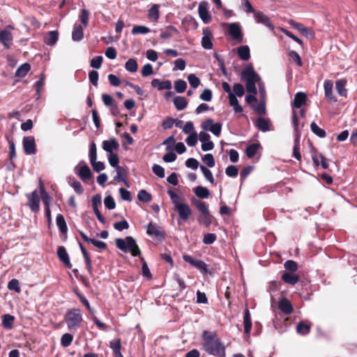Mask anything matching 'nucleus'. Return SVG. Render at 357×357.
Masks as SVG:
<instances>
[{
  "label": "nucleus",
  "mask_w": 357,
  "mask_h": 357,
  "mask_svg": "<svg viewBox=\"0 0 357 357\" xmlns=\"http://www.w3.org/2000/svg\"><path fill=\"white\" fill-rule=\"evenodd\" d=\"M202 349L208 354L217 357L226 356V347L215 331H204L202 334Z\"/></svg>",
  "instance_id": "nucleus-1"
},
{
  "label": "nucleus",
  "mask_w": 357,
  "mask_h": 357,
  "mask_svg": "<svg viewBox=\"0 0 357 357\" xmlns=\"http://www.w3.org/2000/svg\"><path fill=\"white\" fill-rule=\"evenodd\" d=\"M241 79L245 81L246 90L249 93L257 94L256 83L259 82L261 78L255 72L252 64L246 66L242 70Z\"/></svg>",
  "instance_id": "nucleus-2"
},
{
  "label": "nucleus",
  "mask_w": 357,
  "mask_h": 357,
  "mask_svg": "<svg viewBox=\"0 0 357 357\" xmlns=\"http://www.w3.org/2000/svg\"><path fill=\"white\" fill-rule=\"evenodd\" d=\"M116 246L124 252H130L133 257L141 255V250L137 245L135 238L132 236H126L125 238H116Z\"/></svg>",
  "instance_id": "nucleus-3"
},
{
  "label": "nucleus",
  "mask_w": 357,
  "mask_h": 357,
  "mask_svg": "<svg viewBox=\"0 0 357 357\" xmlns=\"http://www.w3.org/2000/svg\"><path fill=\"white\" fill-rule=\"evenodd\" d=\"M64 319L70 331H77L83 320L80 310L78 308L68 310L65 314Z\"/></svg>",
  "instance_id": "nucleus-4"
},
{
  "label": "nucleus",
  "mask_w": 357,
  "mask_h": 357,
  "mask_svg": "<svg viewBox=\"0 0 357 357\" xmlns=\"http://www.w3.org/2000/svg\"><path fill=\"white\" fill-rule=\"evenodd\" d=\"M146 234L158 241H162L165 238V232L153 222H149L146 226Z\"/></svg>",
  "instance_id": "nucleus-5"
},
{
  "label": "nucleus",
  "mask_w": 357,
  "mask_h": 357,
  "mask_svg": "<svg viewBox=\"0 0 357 357\" xmlns=\"http://www.w3.org/2000/svg\"><path fill=\"white\" fill-rule=\"evenodd\" d=\"M75 172L84 183H86L93 176L90 168L84 161L80 162L79 165L75 167Z\"/></svg>",
  "instance_id": "nucleus-6"
},
{
  "label": "nucleus",
  "mask_w": 357,
  "mask_h": 357,
  "mask_svg": "<svg viewBox=\"0 0 357 357\" xmlns=\"http://www.w3.org/2000/svg\"><path fill=\"white\" fill-rule=\"evenodd\" d=\"M174 210L177 212L179 219L184 222L188 220L192 213L190 206L185 202L176 205V208H174Z\"/></svg>",
  "instance_id": "nucleus-7"
},
{
  "label": "nucleus",
  "mask_w": 357,
  "mask_h": 357,
  "mask_svg": "<svg viewBox=\"0 0 357 357\" xmlns=\"http://www.w3.org/2000/svg\"><path fill=\"white\" fill-rule=\"evenodd\" d=\"M28 199L27 205L33 213H38L40 211V197L38 191L35 190L31 193L26 194Z\"/></svg>",
  "instance_id": "nucleus-8"
},
{
  "label": "nucleus",
  "mask_w": 357,
  "mask_h": 357,
  "mask_svg": "<svg viewBox=\"0 0 357 357\" xmlns=\"http://www.w3.org/2000/svg\"><path fill=\"white\" fill-rule=\"evenodd\" d=\"M183 259L185 262L189 263L202 273H206L208 272V265L204 261L195 259L188 255H183Z\"/></svg>",
  "instance_id": "nucleus-9"
},
{
  "label": "nucleus",
  "mask_w": 357,
  "mask_h": 357,
  "mask_svg": "<svg viewBox=\"0 0 357 357\" xmlns=\"http://www.w3.org/2000/svg\"><path fill=\"white\" fill-rule=\"evenodd\" d=\"M228 32L234 40L238 43H242L243 39V34L241 28L238 23H230L228 25Z\"/></svg>",
  "instance_id": "nucleus-10"
},
{
  "label": "nucleus",
  "mask_w": 357,
  "mask_h": 357,
  "mask_svg": "<svg viewBox=\"0 0 357 357\" xmlns=\"http://www.w3.org/2000/svg\"><path fill=\"white\" fill-rule=\"evenodd\" d=\"M23 148L26 155H33L36 153V145L33 136L24 137L23 138Z\"/></svg>",
  "instance_id": "nucleus-11"
},
{
  "label": "nucleus",
  "mask_w": 357,
  "mask_h": 357,
  "mask_svg": "<svg viewBox=\"0 0 357 357\" xmlns=\"http://www.w3.org/2000/svg\"><path fill=\"white\" fill-rule=\"evenodd\" d=\"M91 202L93 210L97 218L101 223L105 224V218L100 213L98 209V206L101 205V195L100 194L95 195L94 196H93Z\"/></svg>",
  "instance_id": "nucleus-12"
},
{
  "label": "nucleus",
  "mask_w": 357,
  "mask_h": 357,
  "mask_svg": "<svg viewBox=\"0 0 357 357\" xmlns=\"http://www.w3.org/2000/svg\"><path fill=\"white\" fill-rule=\"evenodd\" d=\"M198 13L200 18L205 24H208L211 22V16L208 10L207 2L202 1L199 3Z\"/></svg>",
  "instance_id": "nucleus-13"
},
{
  "label": "nucleus",
  "mask_w": 357,
  "mask_h": 357,
  "mask_svg": "<svg viewBox=\"0 0 357 357\" xmlns=\"http://www.w3.org/2000/svg\"><path fill=\"white\" fill-rule=\"evenodd\" d=\"M255 20L257 23H261L267 26L271 31L274 29V26L272 24L270 18L264 15L262 12L257 11L254 15Z\"/></svg>",
  "instance_id": "nucleus-14"
},
{
  "label": "nucleus",
  "mask_w": 357,
  "mask_h": 357,
  "mask_svg": "<svg viewBox=\"0 0 357 357\" xmlns=\"http://www.w3.org/2000/svg\"><path fill=\"white\" fill-rule=\"evenodd\" d=\"M57 256L59 260L63 263V264L68 268H72V264L70 263L68 254L64 246H59L57 248Z\"/></svg>",
  "instance_id": "nucleus-15"
},
{
  "label": "nucleus",
  "mask_w": 357,
  "mask_h": 357,
  "mask_svg": "<svg viewBox=\"0 0 357 357\" xmlns=\"http://www.w3.org/2000/svg\"><path fill=\"white\" fill-rule=\"evenodd\" d=\"M119 144L115 138H111L109 140H105L102 142V149L109 154L114 153L113 150H118Z\"/></svg>",
  "instance_id": "nucleus-16"
},
{
  "label": "nucleus",
  "mask_w": 357,
  "mask_h": 357,
  "mask_svg": "<svg viewBox=\"0 0 357 357\" xmlns=\"http://www.w3.org/2000/svg\"><path fill=\"white\" fill-rule=\"evenodd\" d=\"M0 42L3 45L6 49L10 48L13 44L12 33L7 30L0 31Z\"/></svg>",
  "instance_id": "nucleus-17"
},
{
  "label": "nucleus",
  "mask_w": 357,
  "mask_h": 357,
  "mask_svg": "<svg viewBox=\"0 0 357 357\" xmlns=\"http://www.w3.org/2000/svg\"><path fill=\"white\" fill-rule=\"evenodd\" d=\"M79 234L81 236V237H82V238L83 239L84 241H85V242H86L88 243H91L94 246H96V247H97V248H100L101 250H105L107 248V244L105 242L100 241H98V240H96L94 238H90L82 231H79Z\"/></svg>",
  "instance_id": "nucleus-18"
},
{
  "label": "nucleus",
  "mask_w": 357,
  "mask_h": 357,
  "mask_svg": "<svg viewBox=\"0 0 357 357\" xmlns=\"http://www.w3.org/2000/svg\"><path fill=\"white\" fill-rule=\"evenodd\" d=\"M204 36L202 38V46L206 50H211L213 47V43L211 38L213 37L212 33L207 29L203 30Z\"/></svg>",
  "instance_id": "nucleus-19"
},
{
  "label": "nucleus",
  "mask_w": 357,
  "mask_h": 357,
  "mask_svg": "<svg viewBox=\"0 0 357 357\" xmlns=\"http://www.w3.org/2000/svg\"><path fill=\"white\" fill-rule=\"evenodd\" d=\"M333 82L332 80H325L324 84L325 97L330 101L336 102L337 99L333 94Z\"/></svg>",
  "instance_id": "nucleus-20"
},
{
  "label": "nucleus",
  "mask_w": 357,
  "mask_h": 357,
  "mask_svg": "<svg viewBox=\"0 0 357 357\" xmlns=\"http://www.w3.org/2000/svg\"><path fill=\"white\" fill-rule=\"evenodd\" d=\"M59 39V33L57 31H50L45 33L44 36V43L50 46H53L56 44Z\"/></svg>",
  "instance_id": "nucleus-21"
},
{
  "label": "nucleus",
  "mask_w": 357,
  "mask_h": 357,
  "mask_svg": "<svg viewBox=\"0 0 357 357\" xmlns=\"http://www.w3.org/2000/svg\"><path fill=\"white\" fill-rule=\"evenodd\" d=\"M244 333L247 335H250L252 328L251 315L249 309L246 307L243 314Z\"/></svg>",
  "instance_id": "nucleus-22"
},
{
  "label": "nucleus",
  "mask_w": 357,
  "mask_h": 357,
  "mask_svg": "<svg viewBox=\"0 0 357 357\" xmlns=\"http://www.w3.org/2000/svg\"><path fill=\"white\" fill-rule=\"evenodd\" d=\"M109 347L112 349L114 357H123L121 354V340L120 338L114 340L109 342Z\"/></svg>",
  "instance_id": "nucleus-23"
},
{
  "label": "nucleus",
  "mask_w": 357,
  "mask_h": 357,
  "mask_svg": "<svg viewBox=\"0 0 357 357\" xmlns=\"http://www.w3.org/2000/svg\"><path fill=\"white\" fill-rule=\"evenodd\" d=\"M278 307L285 314H289L293 312V306L290 301L286 298H282L279 301Z\"/></svg>",
  "instance_id": "nucleus-24"
},
{
  "label": "nucleus",
  "mask_w": 357,
  "mask_h": 357,
  "mask_svg": "<svg viewBox=\"0 0 357 357\" xmlns=\"http://www.w3.org/2000/svg\"><path fill=\"white\" fill-rule=\"evenodd\" d=\"M79 244L86 264V269L90 275H92V261L90 255L81 243Z\"/></svg>",
  "instance_id": "nucleus-25"
},
{
  "label": "nucleus",
  "mask_w": 357,
  "mask_h": 357,
  "mask_svg": "<svg viewBox=\"0 0 357 357\" xmlns=\"http://www.w3.org/2000/svg\"><path fill=\"white\" fill-rule=\"evenodd\" d=\"M281 278L285 283L291 285H294L299 281V276L294 273L284 272Z\"/></svg>",
  "instance_id": "nucleus-26"
},
{
  "label": "nucleus",
  "mask_w": 357,
  "mask_h": 357,
  "mask_svg": "<svg viewBox=\"0 0 357 357\" xmlns=\"http://www.w3.org/2000/svg\"><path fill=\"white\" fill-rule=\"evenodd\" d=\"M151 86L157 88L159 91L164 89H170L172 88V83L169 80L160 81L158 79H153L151 81Z\"/></svg>",
  "instance_id": "nucleus-27"
},
{
  "label": "nucleus",
  "mask_w": 357,
  "mask_h": 357,
  "mask_svg": "<svg viewBox=\"0 0 357 357\" xmlns=\"http://www.w3.org/2000/svg\"><path fill=\"white\" fill-rule=\"evenodd\" d=\"M307 100V96L303 92H298L296 93L294 102L292 104L293 107L301 108L303 105L305 104Z\"/></svg>",
  "instance_id": "nucleus-28"
},
{
  "label": "nucleus",
  "mask_w": 357,
  "mask_h": 357,
  "mask_svg": "<svg viewBox=\"0 0 357 357\" xmlns=\"http://www.w3.org/2000/svg\"><path fill=\"white\" fill-rule=\"evenodd\" d=\"M214 219V217L209 212L205 214H202L198 218L197 220L201 225L208 227L213 223Z\"/></svg>",
  "instance_id": "nucleus-29"
},
{
  "label": "nucleus",
  "mask_w": 357,
  "mask_h": 357,
  "mask_svg": "<svg viewBox=\"0 0 357 357\" xmlns=\"http://www.w3.org/2000/svg\"><path fill=\"white\" fill-rule=\"evenodd\" d=\"M347 80L345 79H338L335 82V88L340 96L347 97V90L345 88Z\"/></svg>",
  "instance_id": "nucleus-30"
},
{
  "label": "nucleus",
  "mask_w": 357,
  "mask_h": 357,
  "mask_svg": "<svg viewBox=\"0 0 357 357\" xmlns=\"http://www.w3.org/2000/svg\"><path fill=\"white\" fill-rule=\"evenodd\" d=\"M84 38L83 28L80 24H75L72 32V38L74 41H80Z\"/></svg>",
  "instance_id": "nucleus-31"
},
{
  "label": "nucleus",
  "mask_w": 357,
  "mask_h": 357,
  "mask_svg": "<svg viewBox=\"0 0 357 357\" xmlns=\"http://www.w3.org/2000/svg\"><path fill=\"white\" fill-rule=\"evenodd\" d=\"M261 147V146L259 143H253L248 145L245 149V154L248 158H252Z\"/></svg>",
  "instance_id": "nucleus-32"
},
{
  "label": "nucleus",
  "mask_w": 357,
  "mask_h": 357,
  "mask_svg": "<svg viewBox=\"0 0 357 357\" xmlns=\"http://www.w3.org/2000/svg\"><path fill=\"white\" fill-rule=\"evenodd\" d=\"M237 54L243 61H248L250 58V48L248 45L240 46L237 49Z\"/></svg>",
  "instance_id": "nucleus-33"
},
{
  "label": "nucleus",
  "mask_w": 357,
  "mask_h": 357,
  "mask_svg": "<svg viewBox=\"0 0 357 357\" xmlns=\"http://www.w3.org/2000/svg\"><path fill=\"white\" fill-rule=\"evenodd\" d=\"M288 24H290L293 28L300 31L303 35L307 36L310 31L308 28L305 27L301 23L297 22L294 20H289Z\"/></svg>",
  "instance_id": "nucleus-34"
},
{
  "label": "nucleus",
  "mask_w": 357,
  "mask_h": 357,
  "mask_svg": "<svg viewBox=\"0 0 357 357\" xmlns=\"http://www.w3.org/2000/svg\"><path fill=\"white\" fill-rule=\"evenodd\" d=\"M270 121L263 117H258L256 122V126L262 132H267L269 130Z\"/></svg>",
  "instance_id": "nucleus-35"
},
{
  "label": "nucleus",
  "mask_w": 357,
  "mask_h": 357,
  "mask_svg": "<svg viewBox=\"0 0 357 357\" xmlns=\"http://www.w3.org/2000/svg\"><path fill=\"white\" fill-rule=\"evenodd\" d=\"M194 192L195 195L200 199H206L210 195L209 190L200 185L194 188Z\"/></svg>",
  "instance_id": "nucleus-36"
},
{
  "label": "nucleus",
  "mask_w": 357,
  "mask_h": 357,
  "mask_svg": "<svg viewBox=\"0 0 357 357\" xmlns=\"http://www.w3.org/2000/svg\"><path fill=\"white\" fill-rule=\"evenodd\" d=\"M56 222L59 231L63 234L66 233L68 231V227L65 218L62 214L59 213L56 215Z\"/></svg>",
  "instance_id": "nucleus-37"
},
{
  "label": "nucleus",
  "mask_w": 357,
  "mask_h": 357,
  "mask_svg": "<svg viewBox=\"0 0 357 357\" xmlns=\"http://www.w3.org/2000/svg\"><path fill=\"white\" fill-rule=\"evenodd\" d=\"M174 104L178 110L181 111L187 107L188 101L185 97L177 96L174 99Z\"/></svg>",
  "instance_id": "nucleus-38"
},
{
  "label": "nucleus",
  "mask_w": 357,
  "mask_h": 357,
  "mask_svg": "<svg viewBox=\"0 0 357 357\" xmlns=\"http://www.w3.org/2000/svg\"><path fill=\"white\" fill-rule=\"evenodd\" d=\"M31 69V66L27 63H24L22 64L16 70L15 75V77H24L26 75V74L29 73V71Z\"/></svg>",
  "instance_id": "nucleus-39"
},
{
  "label": "nucleus",
  "mask_w": 357,
  "mask_h": 357,
  "mask_svg": "<svg viewBox=\"0 0 357 357\" xmlns=\"http://www.w3.org/2000/svg\"><path fill=\"white\" fill-rule=\"evenodd\" d=\"M14 317L9 314L2 316V326L6 329H12L13 327Z\"/></svg>",
  "instance_id": "nucleus-40"
},
{
  "label": "nucleus",
  "mask_w": 357,
  "mask_h": 357,
  "mask_svg": "<svg viewBox=\"0 0 357 357\" xmlns=\"http://www.w3.org/2000/svg\"><path fill=\"white\" fill-rule=\"evenodd\" d=\"M167 194L169 195L172 204H174V208H176V205H178L182 204L185 199L183 197H179L176 192H174L172 190H168Z\"/></svg>",
  "instance_id": "nucleus-41"
},
{
  "label": "nucleus",
  "mask_w": 357,
  "mask_h": 357,
  "mask_svg": "<svg viewBox=\"0 0 357 357\" xmlns=\"http://www.w3.org/2000/svg\"><path fill=\"white\" fill-rule=\"evenodd\" d=\"M178 33V31L176 28L173 26H168L164 31L161 32L160 38L162 39H168Z\"/></svg>",
  "instance_id": "nucleus-42"
},
{
  "label": "nucleus",
  "mask_w": 357,
  "mask_h": 357,
  "mask_svg": "<svg viewBox=\"0 0 357 357\" xmlns=\"http://www.w3.org/2000/svg\"><path fill=\"white\" fill-rule=\"evenodd\" d=\"M148 17L151 20L157 21L159 18V6L157 4L153 5L148 11Z\"/></svg>",
  "instance_id": "nucleus-43"
},
{
  "label": "nucleus",
  "mask_w": 357,
  "mask_h": 357,
  "mask_svg": "<svg viewBox=\"0 0 357 357\" xmlns=\"http://www.w3.org/2000/svg\"><path fill=\"white\" fill-rule=\"evenodd\" d=\"M125 68L130 72L135 73L138 69V64L135 59H129L125 63Z\"/></svg>",
  "instance_id": "nucleus-44"
},
{
  "label": "nucleus",
  "mask_w": 357,
  "mask_h": 357,
  "mask_svg": "<svg viewBox=\"0 0 357 357\" xmlns=\"http://www.w3.org/2000/svg\"><path fill=\"white\" fill-rule=\"evenodd\" d=\"M137 198L139 201L142 202L149 203L152 199V195L146 190H140L138 192Z\"/></svg>",
  "instance_id": "nucleus-45"
},
{
  "label": "nucleus",
  "mask_w": 357,
  "mask_h": 357,
  "mask_svg": "<svg viewBox=\"0 0 357 357\" xmlns=\"http://www.w3.org/2000/svg\"><path fill=\"white\" fill-rule=\"evenodd\" d=\"M288 56L290 58V59L294 62L298 66H303V61L300 56V55L294 50H290L288 52Z\"/></svg>",
  "instance_id": "nucleus-46"
},
{
  "label": "nucleus",
  "mask_w": 357,
  "mask_h": 357,
  "mask_svg": "<svg viewBox=\"0 0 357 357\" xmlns=\"http://www.w3.org/2000/svg\"><path fill=\"white\" fill-rule=\"evenodd\" d=\"M192 203L202 214H205L210 212L205 202L195 199L192 202Z\"/></svg>",
  "instance_id": "nucleus-47"
},
{
  "label": "nucleus",
  "mask_w": 357,
  "mask_h": 357,
  "mask_svg": "<svg viewBox=\"0 0 357 357\" xmlns=\"http://www.w3.org/2000/svg\"><path fill=\"white\" fill-rule=\"evenodd\" d=\"M310 128L312 132L318 137L321 138L326 137V133L325 130L319 128L315 122L311 123Z\"/></svg>",
  "instance_id": "nucleus-48"
},
{
  "label": "nucleus",
  "mask_w": 357,
  "mask_h": 357,
  "mask_svg": "<svg viewBox=\"0 0 357 357\" xmlns=\"http://www.w3.org/2000/svg\"><path fill=\"white\" fill-rule=\"evenodd\" d=\"M284 267L287 271H289V273H294L298 268L297 263L294 260L291 259L287 260L284 262Z\"/></svg>",
  "instance_id": "nucleus-49"
},
{
  "label": "nucleus",
  "mask_w": 357,
  "mask_h": 357,
  "mask_svg": "<svg viewBox=\"0 0 357 357\" xmlns=\"http://www.w3.org/2000/svg\"><path fill=\"white\" fill-rule=\"evenodd\" d=\"M150 32V29L149 28L145 26H142V25H135L133 26L132 31H131V33L133 34V35H135V34H146V33H148Z\"/></svg>",
  "instance_id": "nucleus-50"
},
{
  "label": "nucleus",
  "mask_w": 357,
  "mask_h": 357,
  "mask_svg": "<svg viewBox=\"0 0 357 357\" xmlns=\"http://www.w3.org/2000/svg\"><path fill=\"white\" fill-rule=\"evenodd\" d=\"M293 155L298 160L300 161L301 160V154L300 153L299 136L296 137L294 139Z\"/></svg>",
  "instance_id": "nucleus-51"
},
{
  "label": "nucleus",
  "mask_w": 357,
  "mask_h": 357,
  "mask_svg": "<svg viewBox=\"0 0 357 357\" xmlns=\"http://www.w3.org/2000/svg\"><path fill=\"white\" fill-rule=\"evenodd\" d=\"M200 169L202 172L205 178L208 180L211 183H214V178L211 171L204 165L200 166Z\"/></svg>",
  "instance_id": "nucleus-52"
},
{
  "label": "nucleus",
  "mask_w": 357,
  "mask_h": 357,
  "mask_svg": "<svg viewBox=\"0 0 357 357\" xmlns=\"http://www.w3.org/2000/svg\"><path fill=\"white\" fill-rule=\"evenodd\" d=\"M187 88V83L183 79H178L174 82V89L177 93H183Z\"/></svg>",
  "instance_id": "nucleus-53"
},
{
  "label": "nucleus",
  "mask_w": 357,
  "mask_h": 357,
  "mask_svg": "<svg viewBox=\"0 0 357 357\" xmlns=\"http://www.w3.org/2000/svg\"><path fill=\"white\" fill-rule=\"evenodd\" d=\"M73 340V335L70 333H65L61 336V344L63 347H67L70 346Z\"/></svg>",
  "instance_id": "nucleus-54"
},
{
  "label": "nucleus",
  "mask_w": 357,
  "mask_h": 357,
  "mask_svg": "<svg viewBox=\"0 0 357 357\" xmlns=\"http://www.w3.org/2000/svg\"><path fill=\"white\" fill-rule=\"evenodd\" d=\"M296 331L299 333L307 334L310 331V326L301 321L296 326Z\"/></svg>",
  "instance_id": "nucleus-55"
},
{
  "label": "nucleus",
  "mask_w": 357,
  "mask_h": 357,
  "mask_svg": "<svg viewBox=\"0 0 357 357\" xmlns=\"http://www.w3.org/2000/svg\"><path fill=\"white\" fill-rule=\"evenodd\" d=\"M8 289L15 291L17 293H20L21 291L20 282L17 279H12L8 284Z\"/></svg>",
  "instance_id": "nucleus-56"
},
{
  "label": "nucleus",
  "mask_w": 357,
  "mask_h": 357,
  "mask_svg": "<svg viewBox=\"0 0 357 357\" xmlns=\"http://www.w3.org/2000/svg\"><path fill=\"white\" fill-rule=\"evenodd\" d=\"M102 61L103 58L102 56H97L91 60L90 66L93 68L99 69L102 66Z\"/></svg>",
  "instance_id": "nucleus-57"
},
{
  "label": "nucleus",
  "mask_w": 357,
  "mask_h": 357,
  "mask_svg": "<svg viewBox=\"0 0 357 357\" xmlns=\"http://www.w3.org/2000/svg\"><path fill=\"white\" fill-rule=\"evenodd\" d=\"M104 204L107 208L112 210L116 207V202L112 195H107L104 199Z\"/></svg>",
  "instance_id": "nucleus-58"
},
{
  "label": "nucleus",
  "mask_w": 357,
  "mask_h": 357,
  "mask_svg": "<svg viewBox=\"0 0 357 357\" xmlns=\"http://www.w3.org/2000/svg\"><path fill=\"white\" fill-rule=\"evenodd\" d=\"M71 187L73 188L74 190L79 195H81L84 192V188L80 182L75 180V178L72 179V182L70 183Z\"/></svg>",
  "instance_id": "nucleus-59"
},
{
  "label": "nucleus",
  "mask_w": 357,
  "mask_h": 357,
  "mask_svg": "<svg viewBox=\"0 0 357 357\" xmlns=\"http://www.w3.org/2000/svg\"><path fill=\"white\" fill-rule=\"evenodd\" d=\"M188 80L190 86L194 89L197 88L200 84L199 79L194 74H190L188 76Z\"/></svg>",
  "instance_id": "nucleus-60"
},
{
  "label": "nucleus",
  "mask_w": 357,
  "mask_h": 357,
  "mask_svg": "<svg viewBox=\"0 0 357 357\" xmlns=\"http://www.w3.org/2000/svg\"><path fill=\"white\" fill-rule=\"evenodd\" d=\"M233 91L234 95L238 97H242L245 93V89L243 86L240 83H236L234 84Z\"/></svg>",
  "instance_id": "nucleus-61"
},
{
  "label": "nucleus",
  "mask_w": 357,
  "mask_h": 357,
  "mask_svg": "<svg viewBox=\"0 0 357 357\" xmlns=\"http://www.w3.org/2000/svg\"><path fill=\"white\" fill-rule=\"evenodd\" d=\"M217 239V236L215 234L208 233L204 236L203 243L206 245L213 243Z\"/></svg>",
  "instance_id": "nucleus-62"
},
{
  "label": "nucleus",
  "mask_w": 357,
  "mask_h": 357,
  "mask_svg": "<svg viewBox=\"0 0 357 357\" xmlns=\"http://www.w3.org/2000/svg\"><path fill=\"white\" fill-rule=\"evenodd\" d=\"M79 20L85 26H86L89 24V12L86 9H82L81 10V14L79 15Z\"/></svg>",
  "instance_id": "nucleus-63"
},
{
  "label": "nucleus",
  "mask_w": 357,
  "mask_h": 357,
  "mask_svg": "<svg viewBox=\"0 0 357 357\" xmlns=\"http://www.w3.org/2000/svg\"><path fill=\"white\" fill-rule=\"evenodd\" d=\"M202 160L208 167H213L215 166V159L211 153L205 154L202 158Z\"/></svg>",
  "instance_id": "nucleus-64"
}]
</instances>
